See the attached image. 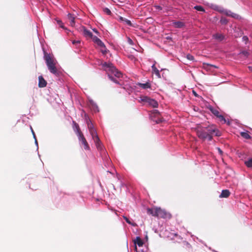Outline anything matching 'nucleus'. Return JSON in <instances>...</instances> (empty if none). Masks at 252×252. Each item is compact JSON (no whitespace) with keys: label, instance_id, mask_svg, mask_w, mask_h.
I'll return each mask as SVG.
<instances>
[{"label":"nucleus","instance_id":"nucleus-2","mask_svg":"<svg viewBox=\"0 0 252 252\" xmlns=\"http://www.w3.org/2000/svg\"><path fill=\"white\" fill-rule=\"evenodd\" d=\"M44 59L49 71L55 75H58L59 72L56 67L57 62L53 56L44 51Z\"/></svg>","mask_w":252,"mask_h":252},{"label":"nucleus","instance_id":"nucleus-9","mask_svg":"<svg viewBox=\"0 0 252 252\" xmlns=\"http://www.w3.org/2000/svg\"><path fill=\"white\" fill-rule=\"evenodd\" d=\"M80 31L82 32L83 35L86 37L91 38L94 36L91 32L87 30L85 27H82L80 28Z\"/></svg>","mask_w":252,"mask_h":252},{"label":"nucleus","instance_id":"nucleus-4","mask_svg":"<svg viewBox=\"0 0 252 252\" xmlns=\"http://www.w3.org/2000/svg\"><path fill=\"white\" fill-rule=\"evenodd\" d=\"M141 101L145 102L148 105L151 106L153 107L156 108L158 106V103L157 101L147 96H141Z\"/></svg>","mask_w":252,"mask_h":252},{"label":"nucleus","instance_id":"nucleus-37","mask_svg":"<svg viewBox=\"0 0 252 252\" xmlns=\"http://www.w3.org/2000/svg\"><path fill=\"white\" fill-rule=\"evenodd\" d=\"M183 244L189 249H190L191 248V245L189 243L184 242Z\"/></svg>","mask_w":252,"mask_h":252},{"label":"nucleus","instance_id":"nucleus-18","mask_svg":"<svg viewBox=\"0 0 252 252\" xmlns=\"http://www.w3.org/2000/svg\"><path fill=\"white\" fill-rule=\"evenodd\" d=\"M137 85L143 89H146L151 88V84L149 82L145 83H138Z\"/></svg>","mask_w":252,"mask_h":252},{"label":"nucleus","instance_id":"nucleus-30","mask_svg":"<svg viewBox=\"0 0 252 252\" xmlns=\"http://www.w3.org/2000/svg\"><path fill=\"white\" fill-rule=\"evenodd\" d=\"M194 8L195 9L197 10V11H203V12L205 11L204 9L201 6L197 5V6H194Z\"/></svg>","mask_w":252,"mask_h":252},{"label":"nucleus","instance_id":"nucleus-6","mask_svg":"<svg viewBox=\"0 0 252 252\" xmlns=\"http://www.w3.org/2000/svg\"><path fill=\"white\" fill-rule=\"evenodd\" d=\"M157 217L159 218L170 219L171 215L165 210L162 209L160 208H158Z\"/></svg>","mask_w":252,"mask_h":252},{"label":"nucleus","instance_id":"nucleus-38","mask_svg":"<svg viewBox=\"0 0 252 252\" xmlns=\"http://www.w3.org/2000/svg\"><path fill=\"white\" fill-rule=\"evenodd\" d=\"M243 41L246 44L249 40V38L247 36H244L242 38Z\"/></svg>","mask_w":252,"mask_h":252},{"label":"nucleus","instance_id":"nucleus-13","mask_svg":"<svg viewBox=\"0 0 252 252\" xmlns=\"http://www.w3.org/2000/svg\"><path fill=\"white\" fill-rule=\"evenodd\" d=\"M73 123L74 125L73 128H74V130L76 135H79V134L80 135V134L82 133L78 124H77L74 121L73 122Z\"/></svg>","mask_w":252,"mask_h":252},{"label":"nucleus","instance_id":"nucleus-31","mask_svg":"<svg viewBox=\"0 0 252 252\" xmlns=\"http://www.w3.org/2000/svg\"><path fill=\"white\" fill-rule=\"evenodd\" d=\"M220 22L222 24H226L228 23V20L225 18H221L220 20Z\"/></svg>","mask_w":252,"mask_h":252},{"label":"nucleus","instance_id":"nucleus-21","mask_svg":"<svg viewBox=\"0 0 252 252\" xmlns=\"http://www.w3.org/2000/svg\"><path fill=\"white\" fill-rule=\"evenodd\" d=\"M119 20L120 21L122 22L128 26H133L130 21L125 18H124L123 17H120Z\"/></svg>","mask_w":252,"mask_h":252},{"label":"nucleus","instance_id":"nucleus-19","mask_svg":"<svg viewBox=\"0 0 252 252\" xmlns=\"http://www.w3.org/2000/svg\"><path fill=\"white\" fill-rule=\"evenodd\" d=\"M89 132L92 137L93 139H95L96 140H98V135L96 133V131L95 128L92 129L91 130H89Z\"/></svg>","mask_w":252,"mask_h":252},{"label":"nucleus","instance_id":"nucleus-23","mask_svg":"<svg viewBox=\"0 0 252 252\" xmlns=\"http://www.w3.org/2000/svg\"><path fill=\"white\" fill-rule=\"evenodd\" d=\"M173 25H174V27H175L176 28H181L184 26V23H183L182 22L177 21V22H174Z\"/></svg>","mask_w":252,"mask_h":252},{"label":"nucleus","instance_id":"nucleus-17","mask_svg":"<svg viewBox=\"0 0 252 252\" xmlns=\"http://www.w3.org/2000/svg\"><path fill=\"white\" fill-rule=\"evenodd\" d=\"M67 18L69 21V24L72 27L74 26L75 25V17L73 15L69 13L67 15Z\"/></svg>","mask_w":252,"mask_h":252},{"label":"nucleus","instance_id":"nucleus-3","mask_svg":"<svg viewBox=\"0 0 252 252\" xmlns=\"http://www.w3.org/2000/svg\"><path fill=\"white\" fill-rule=\"evenodd\" d=\"M195 129L197 135L200 139L203 141L206 139H208L209 141L212 140L213 136L208 133L205 127H202L200 124L197 125Z\"/></svg>","mask_w":252,"mask_h":252},{"label":"nucleus","instance_id":"nucleus-20","mask_svg":"<svg viewBox=\"0 0 252 252\" xmlns=\"http://www.w3.org/2000/svg\"><path fill=\"white\" fill-rule=\"evenodd\" d=\"M152 68L153 72L154 73L158 78H160V74L159 73V71L156 67L155 64H154L152 66Z\"/></svg>","mask_w":252,"mask_h":252},{"label":"nucleus","instance_id":"nucleus-44","mask_svg":"<svg viewBox=\"0 0 252 252\" xmlns=\"http://www.w3.org/2000/svg\"><path fill=\"white\" fill-rule=\"evenodd\" d=\"M231 14V12L230 11L226 12V15H227V16H230Z\"/></svg>","mask_w":252,"mask_h":252},{"label":"nucleus","instance_id":"nucleus-7","mask_svg":"<svg viewBox=\"0 0 252 252\" xmlns=\"http://www.w3.org/2000/svg\"><path fill=\"white\" fill-rule=\"evenodd\" d=\"M77 136L78 137L79 140L80 142H81L82 144L84 146V149L86 150H90L89 145L85 137H84L83 133L80 134V135L79 134V135H77Z\"/></svg>","mask_w":252,"mask_h":252},{"label":"nucleus","instance_id":"nucleus-12","mask_svg":"<svg viewBox=\"0 0 252 252\" xmlns=\"http://www.w3.org/2000/svg\"><path fill=\"white\" fill-rule=\"evenodd\" d=\"M147 213L148 214L151 215L154 217H157V213H158V208H148L147 209Z\"/></svg>","mask_w":252,"mask_h":252},{"label":"nucleus","instance_id":"nucleus-29","mask_svg":"<svg viewBox=\"0 0 252 252\" xmlns=\"http://www.w3.org/2000/svg\"><path fill=\"white\" fill-rule=\"evenodd\" d=\"M123 218L128 224H131L132 226H135L136 225L135 223L131 222V221L126 217L124 216Z\"/></svg>","mask_w":252,"mask_h":252},{"label":"nucleus","instance_id":"nucleus-1","mask_svg":"<svg viewBox=\"0 0 252 252\" xmlns=\"http://www.w3.org/2000/svg\"><path fill=\"white\" fill-rule=\"evenodd\" d=\"M102 66L104 68L105 70L108 72V76L109 78L116 84H119V82L118 80L113 77V75L117 78H120L122 77V73L119 71L116 67L111 63H107L104 62L102 63Z\"/></svg>","mask_w":252,"mask_h":252},{"label":"nucleus","instance_id":"nucleus-32","mask_svg":"<svg viewBox=\"0 0 252 252\" xmlns=\"http://www.w3.org/2000/svg\"><path fill=\"white\" fill-rule=\"evenodd\" d=\"M103 11H104V12H105L106 14H107L108 15H110L111 14V12L110 10L108 8H104Z\"/></svg>","mask_w":252,"mask_h":252},{"label":"nucleus","instance_id":"nucleus-43","mask_svg":"<svg viewBox=\"0 0 252 252\" xmlns=\"http://www.w3.org/2000/svg\"><path fill=\"white\" fill-rule=\"evenodd\" d=\"M237 16V14H234V13H231V14L230 15V16L234 17V18H235Z\"/></svg>","mask_w":252,"mask_h":252},{"label":"nucleus","instance_id":"nucleus-42","mask_svg":"<svg viewBox=\"0 0 252 252\" xmlns=\"http://www.w3.org/2000/svg\"><path fill=\"white\" fill-rule=\"evenodd\" d=\"M31 129H32V134H33V137H34V138H35V142H37V140H36V138H35V133H34V131H33V129H32V127H31Z\"/></svg>","mask_w":252,"mask_h":252},{"label":"nucleus","instance_id":"nucleus-27","mask_svg":"<svg viewBox=\"0 0 252 252\" xmlns=\"http://www.w3.org/2000/svg\"><path fill=\"white\" fill-rule=\"evenodd\" d=\"M245 164L248 167H252V158L245 162Z\"/></svg>","mask_w":252,"mask_h":252},{"label":"nucleus","instance_id":"nucleus-10","mask_svg":"<svg viewBox=\"0 0 252 252\" xmlns=\"http://www.w3.org/2000/svg\"><path fill=\"white\" fill-rule=\"evenodd\" d=\"M91 38L93 41L100 47H105L104 44L97 36L94 35Z\"/></svg>","mask_w":252,"mask_h":252},{"label":"nucleus","instance_id":"nucleus-8","mask_svg":"<svg viewBox=\"0 0 252 252\" xmlns=\"http://www.w3.org/2000/svg\"><path fill=\"white\" fill-rule=\"evenodd\" d=\"M211 112L216 116L217 118H219V120L222 122L223 124H225L226 123V120L224 118V117L220 114L219 111L216 109L211 108L210 109Z\"/></svg>","mask_w":252,"mask_h":252},{"label":"nucleus","instance_id":"nucleus-35","mask_svg":"<svg viewBox=\"0 0 252 252\" xmlns=\"http://www.w3.org/2000/svg\"><path fill=\"white\" fill-rule=\"evenodd\" d=\"M203 67H204V68H207L209 66H212V67H215V68L217 67L214 65H212V64H209V63H203Z\"/></svg>","mask_w":252,"mask_h":252},{"label":"nucleus","instance_id":"nucleus-15","mask_svg":"<svg viewBox=\"0 0 252 252\" xmlns=\"http://www.w3.org/2000/svg\"><path fill=\"white\" fill-rule=\"evenodd\" d=\"M230 192L228 189L222 190L221 194L220 195V198H227L229 196Z\"/></svg>","mask_w":252,"mask_h":252},{"label":"nucleus","instance_id":"nucleus-34","mask_svg":"<svg viewBox=\"0 0 252 252\" xmlns=\"http://www.w3.org/2000/svg\"><path fill=\"white\" fill-rule=\"evenodd\" d=\"M187 58L189 61H194V57L190 54L187 55Z\"/></svg>","mask_w":252,"mask_h":252},{"label":"nucleus","instance_id":"nucleus-40","mask_svg":"<svg viewBox=\"0 0 252 252\" xmlns=\"http://www.w3.org/2000/svg\"><path fill=\"white\" fill-rule=\"evenodd\" d=\"M155 7L156 9L158 10H161L162 9V7L159 5H155Z\"/></svg>","mask_w":252,"mask_h":252},{"label":"nucleus","instance_id":"nucleus-46","mask_svg":"<svg viewBox=\"0 0 252 252\" xmlns=\"http://www.w3.org/2000/svg\"><path fill=\"white\" fill-rule=\"evenodd\" d=\"M93 31H94L95 32H96V33H98V32H97V31L96 30L94 29V30H93Z\"/></svg>","mask_w":252,"mask_h":252},{"label":"nucleus","instance_id":"nucleus-22","mask_svg":"<svg viewBox=\"0 0 252 252\" xmlns=\"http://www.w3.org/2000/svg\"><path fill=\"white\" fill-rule=\"evenodd\" d=\"M213 37L218 41L222 40L224 36L223 34L220 33H216L213 35Z\"/></svg>","mask_w":252,"mask_h":252},{"label":"nucleus","instance_id":"nucleus-11","mask_svg":"<svg viewBox=\"0 0 252 252\" xmlns=\"http://www.w3.org/2000/svg\"><path fill=\"white\" fill-rule=\"evenodd\" d=\"M47 85V82L45 80L42 76L38 77V87L39 88H44Z\"/></svg>","mask_w":252,"mask_h":252},{"label":"nucleus","instance_id":"nucleus-28","mask_svg":"<svg viewBox=\"0 0 252 252\" xmlns=\"http://www.w3.org/2000/svg\"><path fill=\"white\" fill-rule=\"evenodd\" d=\"M213 134L216 136H220L221 135V133L216 126Z\"/></svg>","mask_w":252,"mask_h":252},{"label":"nucleus","instance_id":"nucleus-5","mask_svg":"<svg viewBox=\"0 0 252 252\" xmlns=\"http://www.w3.org/2000/svg\"><path fill=\"white\" fill-rule=\"evenodd\" d=\"M151 119L157 124L162 123L164 120L160 116L159 112L157 110H154L151 115Z\"/></svg>","mask_w":252,"mask_h":252},{"label":"nucleus","instance_id":"nucleus-33","mask_svg":"<svg viewBox=\"0 0 252 252\" xmlns=\"http://www.w3.org/2000/svg\"><path fill=\"white\" fill-rule=\"evenodd\" d=\"M57 22L58 24L61 28H63V29L64 28V26H63V23L62 21L58 20H57Z\"/></svg>","mask_w":252,"mask_h":252},{"label":"nucleus","instance_id":"nucleus-24","mask_svg":"<svg viewBox=\"0 0 252 252\" xmlns=\"http://www.w3.org/2000/svg\"><path fill=\"white\" fill-rule=\"evenodd\" d=\"M134 243L136 245H137L139 247H141L143 245V241L141 240V239L139 237H137Z\"/></svg>","mask_w":252,"mask_h":252},{"label":"nucleus","instance_id":"nucleus-25","mask_svg":"<svg viewBox=\"0 0 252 252\" xmlns=\"http://www.w3.org/2000/svg\"><path fill=\"white\" fill-rule=\"evenodd\" d=\"M240 135L242 137H243L244 138L246 139H249L251 138V137L250 135V134H249L248 131L241 132L240 133Z\"/></svg>","mask_w":252,"mask_h":252},{"label":"nucleus","instance_id":"nucleus-36","mask_svg":"<svg viewBox=\"0 0 252 252\" xmlns=\"http://www.w3.org/2000/svg\"><path fill=\"white\" fill-rule=\"evenodd\" d=\"M101 48H102V49H101V52H102V53L103 55L106 54V53H107V51L106 48V47L105 46V47H101Z\"/></svg>","mask_w":252,"mask_h":252},{"label":"nucleus","instance_id":"nucleus-14","mask_svg":"<svg viewBox=\"0 0 252 252\" xmlns=\"http://www.w3.org/2000/svg\"><path fill=\"white\" fill-rule=\"evenodd\" d=\"M215 126L214 125H211L210 126H208L207 127H204L205 129L206 130L208 133L210 134L212 136V135L214 134V132L215 130V129L216 128Z\"/></svg>","mask_w":252,"mask_h":252},{"label":"nucleus","instance_id":"nucleus-49","mask_svg":"<svg viewBox=\"0 0 252 252\" xmlns=\"http://www.w3.org/2000/svg\"><path fill=\"white\" fill-rule=\"evenodd\" d=\"M135 250H137V248L135 246Z\"/></svg>","mask_w":252,"mask_h":252},{"label":"nucleus","instance_id":"nucleus-41","mask_svg":"<svg viewBox=\"0 0 252 252\" xmlns=\"http://www.w3.org/2000/svg\"><path fill=\"white\" fill-rule=\"evenodd\" d=\"M241 54L244 55L245 56H247L248 55V52L247 51H243L241 52Z\"/></svg>","mask_w":252,"mask_h":252},{"label":"nucleus","instance_id":"nucleus-16","mask_svg":"<svg viewBox=\"0 0 252 252\" xmlns=\"http://www.w3.org/2000/svg\"><path fill=\"white\" fill-rule=\"evenodd\" d=\"M94 141V142L95 144V146L97 148V149L99 151H101L103 150V146L101 144V143L100 141V139L99 137H98V140H96L95 139H93Z\"/></svg>","mask_w":252,"mask_h":252},{"label":"nucleus","instance_id":"nucleus-47","mask_svg":"<svg viewBox=\"0 0 252 252\" xmlns=\"http://www.w3.org/2000/svg\"><path fill=\"white\" fill-rule=\"evenodd\" d=\"M249 68L252 71V66H249Z\"/></svg>","mask_w":252,"mask_h":252},{"label":"nucleus","instance_id":"nucleus-26","mask_svg":"<svg viewBox=\"0 0 252 252\" xmlns=\"http://www.w3.org/2000/svg\"><path fill=\"white\" fill-rule=\"evenodd\" d=\"M87 124L89 130H91L94 128V127L93 124H92V122L90 120H87Z\"/></svg>","mask_w":252,"mask_h":252},{"label":"nucleus","instance_id":"nucleus-48","mask_svg":"<svg viewBox=\"0 0 252 252\" xmlns=\"http://www.w3.org/2000/svg\"><path fill=\"white\" fill-rule=\"evenodd\" d=\"M193 94H194L195 95H196V94L195 92L193 91Z\"/></svg>","mask_w":252,"mask_h":252},{"label":"nucleus","instance_id":"nucleus-39","mask_svg":"<svg viewBox=\"0 0 252 252\" xmlns=\"http://www.w3.org/2000/svg\"><path fill=\"white\" fill-rule=\"evenodd\" d=\"M80 43V40H73L72 41V44H77Z\"/></svg>","mask_w":252,"mask_h":252},{"label":"nucleus","instance_id":"nucleus-45","mask_svg":"<svg viewBox=\"0 0 252 252\" xmlns=\"http://www.w3.org/2000/svg\"><path fill=\"white\" fill-rule=\"evenodd\" d=\"M218 151H219V153L220 154H221L222 152V151L220 148H218Z\"/></svg>","mask_w":252,"mask_h":252}]
</instances>
